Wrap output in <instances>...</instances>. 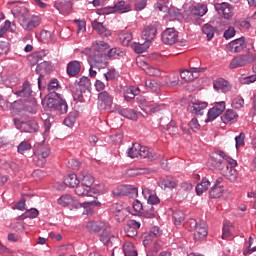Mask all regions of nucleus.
Segmentation results:
<instances>
[{"label": "nucleus", "instance_id": "obj_1", "mask_svg": "<svg viewBox=\"0 0 256 256\" xmlns=\"http://www.w3.org/2000/svg\"><path fill=\"white\" fill-rule=\"evenodd\" d=\"M59 89V82L57 79H53L48 84V93L49 98L46 100V106L51 111H58L60 115H65L67 111H69V106L67 105V101L63 100L61 95L56 91Z\"/></svg>", "mask_w": 256, "mask_h": 256}, {"label": "nucleus", "instance_id": "obj_2", "mask_svg": "<svg viewBox=\"0 0 256 256\" xmlns=\"http://www.w3.org/2000/svg\"><path fill=\"white\" fill-rule=\"evenodd\" d=\"M128 157L131 159H148L149 161H156L159 159V154L155 153L152 149L146 146H141L139 143H134L131 148L128 149Z\"/></svg>", "mask_w": 256, "mask_h": 256}, {"label": "nucleus", "instance_id": "obj_3", "mask_svg": "<svg viewBox=\"0 0 256 256\" xmlns=\"http://www.w3.org/2000/svg\"><path fill=\"white\" fill-rule=\"evenodd\" d=\"M256 61V54L253 51H247L234 57L229 64L230 69H239V67H249Z\"/></svg>", "mask_w": 256, "mask_h": 256}, {"label": "nucleus", "instance_id": "obj_4", "mask_svg": "<svg viewBox=\"0 0 256 256\" xmlns=\"http://www.w3.org/2000/svg\"><path fill=\"white\" fill-rule=\"evenodd\" d=\"M33 155V163L36 167H45L47 157L51 155V149L45 144H36Z\"/></svg>", "mask_w": 256, "mask_h": 256}, {"label": "nucleus", "instance_id": "obj_5", "mask_svg": "<svg viewBox=\"0 0 256 256\" xmlns=\"http://www.w3.org/2000/svg\"><path fill=\"white\" fill-rule=\"evenodd\" d=\"M19 25L24 29V31H33L41 25V17L39 16H29V14H18Z\"/></svg>", "mask_w": 256, "mask_h": 256}, {"label": "nucleus", "instance_id": "obj_6", "mask_svg": "<svg viewBox=\"0 0 256 256\" xmlns=\"http://www.w3.org/2000/svg\"><path fill=\"white\" fill-rule=\"evenodd\" d=\"M188 225H190V228L192 229V231H194L195 241H203V239L207 237L208 231L207 223L205 221H200L197 223V220L190 219L188 221Z\"/></svg>", "mask_w": 256, "mask_h": 256}, {"label": "nucleus", "instance_id": "obj_7", "mask_svg": "<svg viewBox=\"0 0 256 256\" xmlns=\"http://www.w3.org/2000/svg\"><path fill=\"white\" fill-rule=\"evenodd\" d=\"M237 165V160L226 157V165L221 169L220 173L223 177H226L228 181L235 182L237 181V170L235 169Z\"/></svg>", "mask_w": 256, "mask_h": 256}, {"label": "nucleus", "instance_id": "obj_8", "mask_svg": "<svg viewBox=\"0 0 256 256\" xmlns=\"http://www.w3.org/2000/svg\"><path fill=\"white\" fill-rule=\"evenodd\" d=\"M98 108L101 111H108V113H113L115 108H113V95L108 91H102L98 94Z\"/></svg>", "mask_w": 256, "mask_h": 256}, {"label": "nucleus", "instance_id": "obj_9", "mask_svg": "<svg viewBox=\"0 0 256 256\" xmlns=\"http://www.w3.org/2000/svg\"><path fill=\"white\" fill-rule=\"evenodd\" d=\"M132 215H143L147 219H152V217H155L157 215V207H150V211L147 208H143V204L139 200H135L132 203Z\"/></svg>", "mask_w": 256, "mask_h": 256}, {"label": "nucleus", "instance_id": "obj_10", "mask_svg": "<svg viewBox=\"0 0 256 256\" xmlns=\"http://www.w3.org/2000/svg\"><path fill=\"white\" fill-rule=\"evenodd\" d=\"M76 91L73 93L75 101H83V93L91 89V80L88 77L82 76L76 81Z\"/></svg>", "mask_w": 256, "mask_h": 256}, {"label": "nucleus", "instance_id": "obj_11", "mask_svg": "<svg viewBox=\"0 0 256 256\" xmlns=\"http://www.w3.org/2000/svg\"><path fill=\"white\" fill-rule=\"evenodd\" d=\"M13 123L16 129L23 131L24 133H37L39 131V124L35 120L23 122L17 118L13 119Z\"/></svg>", "mask_w": 256, "mask_h": 256}, {"label": "nucleus", "instance_id": "obj_12", "mask_svg": "<svg viewBox=\"0 0 256 256\" xmlns=\"http://www.w3.org/2000/svg\"><path fill=\"white\" fill-rule=\"evenodd\" d=\"M89 65L90 67H96L98 71H101V69H106V67L109 65L107 54L90 55Z\"/></svg>", "mask_w": 256, "mask_h": 256}, {"label": "nucleus", "instance_id": "obj_13", "mask_svg": "<svg viewBox=\"0 0 256 256\" xmlns=\"http://www.w3.org/2000/svg\"><path fill=\"white\" fill-rule=\"evenodd\" d=\"M161 40L165 45H175L179 42V32L175 28H167L162 32Z\"/></svg>", "mask_w": 256, "mask_h": 256}, {"label": "nucleus", "instance_id": "obj_14", "mask_svg": "<svg viewBox=\"0 0 256 256\" xmlns=\"http://www.w3.org/2000/svg\"><path fill=\"white\" fill-rule=\"evenodd\" d=\"M227 157L224 152H220L210 158L208 165L212 167V169H219V171H221L225 165H227Z\"/></svg>", "mask_w": 256, "mask_h": 256}, {"label": "nucleus", "instance_id": "obj_15", "mask_svg": "<svg viewBox=\"0 0 256 256\" xmlns=\"http://www.w3.org/2000/svg\"><path fill=\"white\" fill-rule=\"evenodd\" d=\"M226 109L225 101L216 102L214 107L210 108L207 114L208 121H215L219 115Z\"/></svg>", "mask_w": 256, "mask_h": 256}, {"label": "nucleus", "instance_id": "obj_16", "mask_svg": "<svg viewBox=\"0 0 256 256\" xmlns=\"http://www.w3.org/2000/svg\"><path fill=\"white\" fill-rule=\"evenodd\" d=\"M86 229L92 234L100 233V231H103L104 229H109V222L91 220L86 224Z\"/></svg>", "mask_w": 256, "mask_h": 256}, {"label": "nucleus", "instance_id": "obj_17", "mask_svg": "<svg viewBox=\"0 0 256 256\" xmlns=\"http://www.w3.org/2000/svg\"><path fill=\"white\" fill-rule=\"evenodd\" d=\"M114 195L117 197L129 195V197H132V199H136V197L139 195V191L136 187L127 188V186H120L114 190Z\"/></svg>", "mask_w": 256, "mask_h": 256}, {"label": "nucleus", "instance_id": "obj_18", "mask_svg": "<svg viewBox=\"0 0 256 256\" xmlns=\"http://www.w3.org/2000/svg\"><path fill=\"white\" fill-rule=\"evenodd\" d=\"M206 68H191L190 70L180 71V77L184 81H193L199 77V73H203Z\"/></svg>", "mask_w": 256, "mask_h": 256}, {"label": "nucleus", "instance_id": "obj_19", "mask_svg": "<svg viewBox=\"0 0 256 256\" xmlns=\"http://www.w3.org/2000/svg\"><path fill=\"white\" fill-rule=\"evenodd\" d=\"M81 67H83V62L79 60L70 61L67 64L66 73L69 77H77L81 73Z\"/></svg>", "mask_w": 256, "mask_h": 256}, {"label": "nucleus", "instance_id": "obj_20", "mask_svg": "<svg viewBox=\"0 0 256 256\" xmlns=\"http://www.w3.org/2000/svg\"><path fill=\"white\" fill-rule=\"evenodd\" d=\"M215 9L219 15H222L224 19H231L233 17V8L229 3L216 4Z\"/></svg>", "mask_w": 256, "mask_h": 256}, {"label": "nucleus", "instance_id": "obj_21", "mask_svg": "<svg viewBox=\"0 0 256 256\" xmlns=\"http://www.w3.org/2000/svg\"><path fill=\"white\" fill-rule=\"evenodd\" d=\"M245 47H247V44H245V38L241 37L228 44V51H230V53H241Z\"/></svg>", "mask_w": 256, "mask_h": 256}, {"label": "nucleus", "instance_id": "obj_22", "mask_svg": "<svg viewBox=\"0 0 256 256\" xmlns=\"http://www.w3.org/2000/svg\"><path fill=\"white\" fill-rule=\"evenodd\" d=\"M159 187L164 191L175 189L179 185V180L173 177L161 178L158 182Z\"/></svg>", "mask_w": 256, "mask_h": 256}, {"label": "nucleus", "instance_id": "obj_23", "mask_svg": "<svg viewBox=\"0 0 256 256\" xmlns=\"http://www.w3.org/2000/svg\"><path fill=\"white\" fill-rule=\"evenodd\" d=\"M99 239L103 245L109 247L111 241L115 239V234L111 231V224H108V228L102 229V233L99 235Z\"/></svg>", "mask_w": 256, "mask_h": 256}, {"label": "nucleus", "instance_id": "obj_24", "mask_svg": "<svg viewBox=\"0 0 256 256\" xmlns=\"http://www.w3.org/2000/svg\"><path fill=\"white\" fill-rule=\"evenodd\" d=\"M142 37L147 43L151 44V41L157 37V26L153 24L146 26L142 31Z\"/></svg>", "mask_w": 256, "mask_h": 256}, {"label": "nucleus", "instance_id": "obj_25", "mask_svg": "<svg viewBox=\"0 0 256 256\" xmlns=\"http://www.w3.org/2000/svg\"><path fill=\"white\" fill-rule=\"evenodd\" d=\"M213 87L215 91L221 92V93H229L231 91V84H229V81L218 78L213 82Z\"/></svg>", "mask_w": 256, "mask_h": 256}, {"label": "nucleus", "instance_id": "obj_26", "mask_svg": "<svg viewBox=\"0 0 256 256\" xmlns=\"http://www.w3.org/2000/svg\"><path fill=\"white\" fill-rule=\"evenodd\" d=\"M137 229H141V223L137 220H129L125 228L127 237H137Z\"/></svg>", "mask_w": 256, "mask_h": 256}, {"label": "nucleus", "instance_id": "obj_27", "mask_svg": "<svg viewBox=\"0 0 256 256\" xmlns=\"http://www.w3.org/2000/svg\"><path fill=\"white\" fill-rule=\"evenodd\" d=\"M92 55H107L105 53L109 49V45L104 41H95L92 43Z\"/></svg>", "mask_w": 256, "mask_h": 256}, {"label": "nucleus", "instance_id": "obj_28", "mask_svg": "<svg viewBox=\"0 0 256 256\" xmlns=\"http://www.w3.org/2000/svg\"><path fill=\"white\" fill-rule=\"evenodd\" d=\"M205 109H207V102H192L188 107V111H191L194 115H203Z\"/></svg>", "mask_w": 256, "mask_h": 256}, {"label": "nucleus", "instance_id": "obj_29", "mask_svg": "<svg viewBox=\"0 0 256 256\" xmlns=\"http://www.w3.org/2000/svg\"><path fill=\"white\" fill-rule=\"evenodd\" d=\"M75 193L78 197H93L95 195V188H87V186L77 185L75 188Z\"/></svg>", "mask_w": 256, "mask_h": 256}, {"label": "nucleus", "instance_id": "obj_30", "mask_svg": "<svg viewBox=\"0 0 256 256\" xmlns=\"http://www.w3.org/2000/svg\"><path fill=\"white\" fill-rule=\"evenodd\" d=\"M163 109H165L164 104L146 103L143 105L142 111H145L148 115H153V113H159Z\"/></svg>", "mask_w": 256, "mask_h": 256}, {"label": "nucleus", "instance_id": "obj_31", "mask_svg": "<svg viewBox=\"0 0 256 256\" xmlns=\"http://www.w3.org/2000/svg\"><path fill=\"white\" fill-rule=\"evenodd\" d=\"M92 27H93L94 31H97V33L99 34L100 37H110V35H111V30L107 29L103 25V23L97 22V20L92 22Z\"/></svg>", "mask_w": 256, "mask_h": 256}, {"label": "nucleus", "instance_id": "obj_32", "mask_svg": "<svg viewBox=\"0 0 256 256\" xmlns=\"http://www.w3.org/2000/svg\"><path fill=\"white\" fill-rule=\"evenodd\" d=\"M80 183L87 188L93 189V183H95V177L87 171L81 172Z\"/></svg>", "mask_w": 256, "mask_h": 256}, {"label": "nucleus", "instance_id": "obj_33", "mask_svg": "<svg viewBox=\"0 0 256 256\" xmlns=\"http://www.w3.org/2000/svg\"><path fill=\"white\" fill-rule=\"evenodd\" d=\"M192 190H193V183L184 181L180 184V188L177 191V195L185 199L187 195H189V192H191Z\"/></svg>", "mask_w": 256, "mask_h": 256}, {"label": "nucleus", "instance_id": "obj_34", "mask_svg": "<svg viewBox=\"0 0 256 256\" xmlns=\"http://www.w3.org/2000/svg\"><path fill=\"white\" fill-rule=\"evenodd\" d=\"M208 11L207 5L205 4H198L191 9V15L193 17H203L206 15Z\"/></svg>", "mask_w": 256, "mask_h": 256}, {"label": "nucleus", "instance_id": "obj_35", "mask_svg": "<svg viewBox=\"0 0 256 256\" xmlns=\"http://www.w3.org/2000/svg\"><path fill=\"white\" fill-rule=\"evenodd\" d=\"M139 92V88H135L133 86L125 87L124 88V99L127 102L133 101L135 99V96Z\"/></svg>", "mask_w": 256, "mask_h": 256}, {"label": "nucleus", "instance_id": "obj_36", "mask_svg": "<svg viewBox=\"0 0 256 256\" xmlns=\"http://www.w3.org/2000/svg\"><path fill=\"white\" fill-rule=\"evenodd\" d=\"M237 117H239V114H237V112H235L234 110L228 109L224 113V115L221 117V120L223 121V123H225V125H227L235 121Z\"/></svg>", "mask_w": 256, "mask_h": 256}, {"label": "nucleus", "instance_id": "obj_37", "mask_svg": "<svg viewBox=\"0 0 256 256\" xmlns=\"http://www.w3.org/2000/svg\"><path fill=\"white\" fill-rule=\"evenodd\" d=\"M79 183H81V181L77 177V174H69L64 178V185H66V187H77Z\"/></svg>", "mask_w": 256, "mask_h": 256}, {"label": "nucleus", "instance_id": "obj_38", "mask_svg": "<svg viewBox=\"0 0 256 256\" xmlns=\"http://www.w3.org/2000/svg\"><path fill=\"white\" fill-rule=\"evenodd\" d=\"M209 187H211V182L208 178H203L201 183L197 184L196 186L197 195H203V193H205Z\"/></svg>", "mask_w": 256, "mask_h": 256}, {"label": "nucleus", "instance_id": "obj_39", "mask_svg": "<svg viewBox=\"0 0 256 256\" xmlns=\"http://www.w3.org/2000/svg\"><path fill=\"white\" fill-rule=\"evenodd\" d=\"M33 91L31 90V84L25 81L22 85V89L16 92L18 97H30Z\"/></svg>", "mask_w": 256, "mask_h": 256}, {"label": "nucleus", "instance_id": "obj_40", "mask_svg": "<svg viewBox=\"0 0 256 256\" xmlns=\"http://www.w3.org/2000/svg\"><path fill=\"white\" fill-rule=\"evenodd\" d=\"M123 251L125 256H137V249H135V245L132 242H126L123 245Z\"/></svg>", "mask_w": 256, "mask_h": 256}, {"label": "nucleus", "instance_id": "obj_41", "mask_svg": "<svg viewBox=\"0 0 256 256\" xmlns=\"http://www.w3.org/2000/svg\"><path fill=\"white\" fill-rule=\"evenodd\" d=\"M151 44H149V42H147V40L144 43H139V42H134L132 44V49L133 51H135V53H145V51H147V49H149Z\"/></svg>", "mask_w": 256, "mask_h": 256}, {"label": "nucleus", "instance_id": "obj_42", "mask_svg": "<svg viewBox=\"0 0 256 256\" xmlns=\"http://www.w3.org/2000/svg\"><path fill=\"white\" fill-rule=\"evenodd\" d=\"M115 13H127L131 11V6L126 4L125 1H119L114 5Z\"/></svg>", "mask_w": 256, "mask_h": 256}, {"label": "nucleus", "instance_id": "obj_43", "mask_svg": "<svg viewBox=\"0 0 256 256\" xmlns=\"http://www.w3.org/2000/svg\"><path fill=\"white\" fill-rule=\"evenodd\" d=\"M119 39L124 47H129V44L133 41V34L130 32H122L119 34Z\"/></svg>", "mask_w": 256, "mask_h": 256}, {"label": "nucleus", "instance_id": "obj_44", "mask_svg": "<svg viewBox=\"0 0 256 256\" xmlns=\"http://www.w3.org/2000/svg\"><path fill=\"white\" fill-rule=\"evenodd\" d=\"M107 59H117V57H125V52L119 48H112L106 54Z\"/></svg>", "mask_w": 256, "mask_h": 256}, {"label": "nucleus", "instance_id": "obj_45", "mask_svg": "<svg viewBox=\"0 0 256 256\" xmlns=\"http://www.w3.org/2000/svg\"><path fill=\"white\" fill-rule=\"evenodd\" d=\"M209 195L211 199H219L223 195V186L213 185L210 189Z\"/></svg>", "mask_w": 256, "mask_h": 256}, {"label": "nucleus", "instance_id": "obj_46", "mask_svg": "<svg viewBox=\"0 0 256 256\" xmlns=\"http://www.w3.org/2000/svg\"><path fill=\"white\" fill-rule=\"evenodd\" d=\"M202 32L204 33V35H206L208 41H211V39L215 37V28H213L211 24H205L202 27Z\"/></svg>", "mask_w": 256, "mask_h": 256}, {"label": "nucleus", "instance_id": "obj_47", "mask_svg": "<svg viewBox=\"0 0 256 256\" xmlns=\"http://www.w3.org/2000/svg\"><path fill=\"white\" fill-rule=\"evenodd\" d=\"M147 201H148V206L146 207V209H148V211L150 212H151V207H157V205L161 203V200L155 194H150Z\"/></svg>", "mask_w": 256, "mask_h": 256}, {"label": "nucleus", "instance_id": "obj_48", "mask_svg": "<svg viewBox=\"0 0 256 256\" xmlns=\"http://www.w3.org/2000/svg\"><path fill=\"white\" fill-rule=\"evenodd\" d=\"M172 217L174 219L175 225H181L185 221V213L181 210H176L173 212Z\"/></svg>", "mask_w": 256, "mask_h": 256}, {"label": "nucleus", "instance_id": "obj_49", "mask_svg": "<svg viewBox=\"0 0 256 256\" xmlns=\"http://www.w3.org/2000/svg\"><path fill=\"white\" fill-rule=\"evenodd\" d=\"M72 203H73V197H71V195L69 194L62 195L58 199V204H60L61 207H69V205H71Z\"/></svg>", "mask_w": 256, "mask_h": 256}, {"label": "nucleus", "instance_id": "obj_50", "mask_svg": "<svg viewBox=\"0 0 256 256\" xmlns=\"http://www.w3.org/2000/svg\"><path fill=\"white\" fill-rule=\"evenodd\" d=\"M31 143L29 141H22L18 146H17V151L20 153V155H24L25 152L31 151Z\"/></svg>", "mask_w": 256, "mask_h": 256}, {"label": "nucleus", "instance_id": "obj_51", "mask_svg": "<svg viewBox=\"0 0 256 256\" xmlns=\"http://www.w3.org/2000/svg\"><path fill=\"white\" fill-rule=\"evenodd\" d=\"M123 115H124V117H126V119H131L132 121H137V119H139V115H141V113H137L135 110L130 109V110H124Z\"/></svg>", "mask_w": 256, "mask_h": 256}, {"label": "nucleus", "instance_id": "obj_52", "mask_svg": "<svg viewBox=\"0 0 256 256\" xmlns=\"http://www.w3.org/2000/svg\"><path fill=\"white\" fill-rule=\"evenodd\" d=\"M145 85L154 93H159V91H161V86L155 80H147Z\"/></svg>", "mask_w": 256, "mask_h": 256}, {"label": "nucleus", "instance_id": "obj_53", "mask_svg": "<svg viewBox=\"0 0 256 256\" xmlns=\"http://www.w3.org/2000/svg\"><path fill=\"white\" fill-rule=\"evenodd\" d=\"M134 3L135 11H143L147 7V0H129Z\"/></svg>", "mask_w": 256, "mask_h": 256}, {"label": "nucleus", "instance_id": "obj_54", "mask_svg": "<svg viewBox=\"0 0 256 256\" xmlns=\"http://www.w3.org/2000/svg\"><path fill=\"white\" fill-rule=\"evenodd\" d=\"M162 234L163 232L161 231V229L158 226H154L150 229L148 233V241L153 239V237H161Z\"/></svg>", "mask_w": 256, "mask_h": 256}, {"label": "nucleus", "instance_id": "obj_55", "mask_svg": "<svg viewBox=\"0 0 256 256\" xmlns=\"http://www.w3.org/2000/svg\"><path fill=\"white\" fill-rule=\"evenodd\" d=\"M40 39L42 43H51V41H53V35L51 34L50 31L43 30L40 33Z\"/></svg>", "mask_w": 256, "mask_h": 256}, {"label": "nucleus", "instance_id": "obj_56", "mask_svg": "<svg viewBox=\"0 0 256 256\" xmlns=\"http://www.w3.org/2000/svg\"><path fill=\"white\" fill-rule=\"evenodd\" d=\"M252 245H253V237L250 236L249 241L246 242L245 244L246 250L243 251V255H251V253H255L256 246L251 248Z\"/></svg>", "mask_w": 256, "mask_h": 256}, {"label": "nucleus", "instance_id": "obj_57", "mask_svg": "<svg viewBox=\"0 0 256 256\" xmlns=\"http://www.w3.org/2000/svg\"><path fill=\"white\" fill-rule=\"evenodd\" d=\"M76 121L77 115L75 113H70V115L66 119H64V125H66V127H73Z\"/></svg>", "mask_w": 256, "mask_h": 256}, {"label": "nucleus", "instance_id": "obj_58", "mask_svg": "<svg viewBox=\"0 0 256 256\" xmlns=\"http://www.w3.org/2000/svg\"><path fill=\"white\" fill-rule=\"evenodd\" d=\"M146 75H150L151 77H161V70L150 65L146 70Z\"/></svg>", "mask_w": 256, "mask_h": 256}, {"label": "nucleus", "instance_id": "obj_59", "mask_svg": "<svg viewBox=\"0 0 256 256\" xmlns=\"http://www.w3.org/2000/svg\"><path fill=\"white\" fill-rule=\"evenodd\" d=\"M39 215V210L32 208L28 211H26L25 216H20L19 219H27V217H30V219H35Z\"/></svg>", "mask_w": 256, "mask_h": 256}, {"label": "nucleus", "instance_id": "obj_60", "mask_svg": "<svg viewBox=\"0 0 256 256\" xmlns=\"http://www.w3.org/2000/svg\"><path fill=\"white\" fill-rule=\"evenodd\" d=\"M127 210V207H125V203L123 202H118L112 205L111 207V211L115 214V213H119L121 211H125Z\"/></svg>", "mask_w": 256, "mask_h": 256}, {"label": "nucleus", "instance_id": "obj_61", "mask_svg": "<svg viewBox=\"0 0 256 256\" xmlns=\"http://www.w3.org/2000/svg\"><path fill=\"white\" fill-rule=\"evenodd\" d=\"M106 81H115L119 77V73L115 70H110L107 73H104Z\"/></svg>", "mask_w": 256, "mask_h": 256}, {"label": "nucleus", "instance_id": "obj_62", "mask_svg": "<svg viewBox=\"0 0 256 256\" xmlns=\"http://www.w3.org/2000/svg\"><path fill=\"white\" fill-rule=\"evenodd\" d=\"M236 149L239 147H243L245 145V133H240L238 136L235 137Z\"/></svg>", "mask_w": 256, "mask_h": 256}, {"label": "nucleus", "instance_id": "obj_63", "mask_svg": "<svg viewBox=\"0 0 256 256\" xmlns=\"http://www.w3.org/2000/svg\"><path fill=\"white\" fill-rule=\"evenodd\" d=\"M67 165L69 169H73L74 171H78V169L81 168V162H79V160L77 159H72L68 161Z\"/></svg>", "mask_w": 256, "mask_h": 256}, {"label": "nucleus", "instance_id": "obj_64", "mask_svg": "<svg viewBox=\"0 0 256 256\" xmlns=\"http://www.w3.org/2000/svg\"><path fill=\"white\" fill-rule=\"evenodd\" d=\"M231 237V225L224 224L222 228V239H229Z\"/></svg>", "mask_w": 256, "mask_h": 256}]
</instances>
